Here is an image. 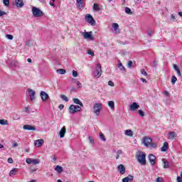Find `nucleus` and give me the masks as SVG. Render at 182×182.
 Wrapping results in <instances>:
<instances>
[{
  "instance_id": "obj_45",
  "label": "nucleus",
  "mask_w": 182,
  "mask_h": 182,
  "mask_svg": "<svg viewBox=\"0 0 182 182\" xmlns=\"http://www.w3.org/2000/svg\"><path fill=\"white\" fill-rule=\"evenodd\" d=\"M132 66H133V61L129 60L128 62L127 67L130 68H132Z\"/></svg>"
},
{
  "instance_id": "obj_33",
  "label": "nucleus",
  "mask_w": 182,
  "mask_h": 182,
  "mask_svg": "<svg viewBox=\"0 0 182 182\" xmlns=\"http://www.w3.org/2000/svg\"><path fill=\"white\" fill-rule=\"evenodd\" d=\"M60 98L62 99V100H64V102H69V99L65 95H61Z\"/></svg>"
},
{
  "instance_id": "obj_44",
  "label": "nucleus",
  "mask_w": 182,
  "mask_h": 182,
  "mask_svg": "<svg viewBox=\"0 0 182 182\" xmlns=\"http://www.w3.org/2000/svg\"><path fill=\"white\" fill-rule=\"evenodd\" d=\"M73 77H77V71L76 70H73Z\"/></svg>"
},
{
  "instance_id": "obj_23",
  "label": "nucleus",
  "mask_w": 182,
  "mask_h": 182,
  "mask_svg": "<svg viewBox=\"0 0 182 182\" xmlns=\"http://www.w3.org/2000/svg\"><path fill=\"white\" fill-rule=\"evenodd\" d=\"M168 150V143L164 142L163 146L161 148V151H167Z\"/></svg>"
},
{
  "instance_id": "obj_59",
  "label": "nucleus",
  "mask_w": 182,
  "mask_h": 182,
  "mask_svg": "<svg viewBox=\"0 0 182 182\" xmlns=\"http://www.w3.org/2000/svg\"><path fill=\"white\" fill-rule=\"evenodd\" d=\"M171 19H172L173 21H174L176 19V16L174 15H171Z\"/></svg>"
},
{
  "instance_id": "obj_31",
  "label": "nucleus",
  "mask_w": 182,
  "mask_h": 182,
  "mask_svg": "<svg viewBox=\"0 0 182 182\" xmlns=\"http://www.w3.org/2000/svg\"><path fill=\"white\" fill-rule=\"evenodd\" d=\"M93 11H100V8L99 7V4H94V5H93Z\"/></svg>"
},
{
  "instance_id": "obj_54",
  "label": "nucleus",
  "mask_w": 182,
  "mask_h": 182,
  "mask_svg": "<svg viewBox=\"0 0 182 182\" xmlns=\"http://www.w3.org/2000/svg\"><path fill=\"white\" fill-rule=\"evenodd\" d=\"M76 85H77V87H82V83H80V82L77 81L76 82Z\"/></svg>"
},
{
  "instance_id": "obj_34",
  "label": "nucleus",
  "mask_w": 182,
  "mask_h": 182,
  "mask_svg": "<svg viewBox=\"0 0 182 182\" xmlns=\"http://www.w3.org/2000/svg\"><path fill=\"white\" fill-rule=\"evenodd\" d=\"M112 28L114 31H117V29L119 28V24L117 23H112Z\"/></svg>"
},
{
  "instance_id": "obj_24",
  "label": "nucleus",
  "mask_w": 182,
  "mask_h": 182,
  "mask_svg": "<svg viewBox=\"0 0 182 182\" xmlns=\"http://www.w3.org/2000/svg\"><path fill=\"white\" fill-rule=\"evenodd\" d=\"M73 100L75 105H79V106H80V107H83V103H82V101H80V100H79L77 98H74Z\"/></svg>"
},
{
  "instance_id": "obj_17",
  "label": "nucleus",
  "mask_w": 182,
  "mask_h": 182,
  "mask_svg": "<svg viewBox=\"0 0 182 182\" xmlns=\"http://www.w3.org/2000/svg\"><path fill=\"white\" fill-rule=\"evenodd\" d=\"M23 129L24 130H36V127L32 126V125H29V124H26L23 127Z\"/></svg>"
},
{
  "instance_id": "obj_47",
  "label": "nucleus",
  "mask_w": 182,
  "mask_h": 182,
  "mask_svg": "<svg viewBox=\"0 0 182 182\" xmlns=\"http://www.w3.org/2000/svg\"><path fill=\"white\" fill-rule=\"evenodd\" d=\"M89 141H90V143H91L92 144L95 143V139H93L92 136H89Z\"/></svg>"
},
{
  "instance_id": "obj_56",
  "label": "nucleus",
  "mask_w": 182,
  "mask_h": 182,
  "mask_svg": "<svg viewBox=\"0 0 182 182\" xmlns=\"http://www.w3.org/2000/svg\"><path fill=\"white\" fill-rule=\"evenodd\" d=\"M164 95L165 96H167V97H169V96H170V95L168 94V91H164Z\"/></svg>"
},
{
  "instance_id": "obj_32",
  "label": "nucleus",
  "mask_w": 182,
  "mask_h": 182,
  "mask_svg": "<svg viewBox=\"0 0 182 182\" xmlns=\"http://www.w3.org/2000/svg\"><path fill=\"white\" fill-rule=\"evenodd\" d=\"M57 73H60V75H65V73H66V70H65V69H58V70H57Z\"/></svg>"
},
{
  "instance_id": "obj_13",
  "label": "nucleus",
  "mask_w": 182,
  "mask_h": 182,
  "mask_svg": "<svg viewBox=\"0 0 182 182\" xmlns=\"http://www.w3.org/2000/svg\"><path fill=\"white\" fill-rule=\"evenodd\" d=\"M117 170L120 174H124V173H126V168L123 164H119L117 167Z\"/></svg>"
},
{
  "instance_id": "obj_21",
  "label": "nucleus",
  "mask_w": 182,
  "mask_h": 182,
  "mask_svg": "<svg viewBox=\"0 0 182 182\" xmlns=\"http://www.w3.org/2000/svg\"><path fill=\"white\" fill-rule=\"evenodd\" d=\"M118 68L121 70V72L126 73V68H124V66H123V64L122 63L121 60H119Z\"/></svg>"
},
{
  "instance_id": "obj_48",
  "label": "nucleus",
  "mask_w": 182,
  "mask_h": 182,
  "mask_svg": "<svg viewBox=\"0 0 182 182\" xmlns=\"http://www.w3.org/2000/svg\"><path fill=\"white\" fill-rule=\"evenodd\" d=\"M88 55H90L91 56H95V53H93L92 50H88Z\"/></svg>"
},
{
  "instance_id": "obj_14",
  "label": "nucleus",
  "mask_w": 182,
  "mask_h": 182,
  "mask_svg": "<svg viewBox=\"0 0 182 182\" xmlns=\"http://www.w3.org/2000/svg\"><path fill=\"white\" fill-rule=\"evenodd\" d=\"M139 107H140V105H139L136 102H133L132 105H131L129 107V110H131V112H134V110H137Z\"/></svg>"
},
{
  "instance_id": "obj_1",
  "label": "nucleus",
  "mask_w": 182,
  "mask_h": 182,
  "mask_svg": "<svg viewBox=\"0 0 182 182\" xmlns=\"http://www.w3.org/2000/svg\"><path fill=\"white\" fill-rule=\"evenodd\" d=\"M136 160L138 163H139L142 166H146V154L140 152L138 155H136Z\"/></svg>"
},
{
  "instance_id": "obj_52",
  "label": "nucleus",
  "mask_w": 182,
  "mask_h": 182,
  "mask_svg": "<svg viewBox=\"0 0 182 182\" xmlns=\"http://www.w3.org/2000/svg\"><path fill=\"white\" fill-rule=\"evenodd\" d=\"M64 107H65V105L60 104L58 107V109H60V110H63Z\"/></svg>"
},
{
  "instance_id": "obj_57",
  "label": "nucleus",
  "mask_w": 182,
  "mask_h": 182,
  "mask_svg": "<svg viewBox=\"0 0 182 182\" xmlns=\"http://www.w3.org/2000/svg\"><path fill=\"white\" fill-rule=\"evenodd\" d=\"M122 153H123V151L121 149H119L117 151V154L120 155L122 154Z\"/></svg>"
},
{
  "instance_id": "obj_49",
  "label": "nucleus",
  "mask_w": 182,
  "mask_h": 182,
  "mask_svg": "<svg viewBox=\"0 0 182 182\" xmlns=\"http://www.w3.org/2000/svg\"><path fill=\"white\" fill-rule=\"evenodd\" d=\"M150 146L153 147V149H156V147H157V144H156V143L151 142Z\"/></svg>"
},
{
  "instance_id": "obj_16",
  "label": "nucleus",
  "mask_w": 182,
  "mask_h": 182,
  "mask_svg": "<svg viewBox=\"0 0 182 182\" xmlns=\"http://www.w3.org/2000/svg\"><path fill=\"white\" fill-rule=\"evenodd\" d=\"M66 134V127H63L59 132V135L60 139H63L65 137V134Z\"/></svg>"
},
{
  "instance_id": "obj_46",
  "label": "nucleus",
  "mask_w": 182,
  "mask_h": 182,
  "mask_svg": "<svg viewBox=\"0 0 182 182\" xmlns=\"http://www.w3.org/2000/svg\"><path fill=\"white\" fill-rule=\"evenodd\" d=\"M141 73L144 76H147V72H146V70H141Z\"/></svg>"
},
{
  "instance_id": "obj_29",
  "label": "nucleus",
  "mask_w": 182,
  "mask_h": 182,
  "mask_svg": "<svg viewBox=\"0 0 182 182\" xmlns=\"http://www.w3.org/2000/svg\"><path fill=\"white\" fill-rule=\"evenodd\" d=\"M108 106L113 110L114 109V101H109Z\"/></svg>"
},
{
  "instance_id": "obj_5",
  "label": "nucleus",
  "mask_w": 182,
  "mask_h": 182,
  "mask_svg": "<svg viewBox=\"0 0 182 182\" xmlns=\"http://www.w3.org/2000/svg\"><path fill=\"white\" fill-rule=\"evenodd\" d=\"M92 32H85V33H82V35L84 38V39H89L90 41H95V38L93 36H92Z\"/></svg>"
},
{
  "instance_id": "obj_42",
  "label": "nucleus",
  "mask_w": 182,
  "mask_h": 182,
  "mask_svg": "<svg viewBox=\"0 0 182 182\" xmlns=\"http://www.w3.org/2000/svg\"><path fill=\"white\" fill-rule=\"evenodd\" d=\"M154 33L153 32V31H151V30H148V31H147V35H148V36H153V34H154Z\"/></svg>"
},
{
  "instance_id": "obj_11",
  "label": "nucleus",
  "mask_w": 182,
  "mask_h": 182,
  "mask_svg": "<svg viewBox=\"0 0 182 182\" xmlns=\"http://www.w3.org/2000/svg\"><path fill=\"white\" fill-rule=\"evenodd\" d=\"M149 160L151 166H154V164H156V156H154V154H150L149 155Z\"/></svg>"
},
{
  "instance_id": "obj_64",
  "label": "nucleus",
  "mask_w": 182,
  "mask_h": 182,
  "mask_svg": "<svg viewBox=\"0 0 182 182\" xmlns=\"http://www.w3.org/2000/svg\"><path fill=\"white\" fill-rule=\"evenodd\" d=\"M178 15H180L181 16V18H182V12L181 11L178 12Z\"/></svg>"
},
{
  "instance_id": "obj_62",
  "label": "nucleus",
  "mask_w": 182,
  "mask_h": 182,
  "mask_svg": "<svg viewBox=\"0 0 182 182\" xmlns=\"http://www.w3.org/2000/svg\"><path fill=\"white\" fill-rule=\"evenodd\" d=\"M35 171H36V168H31V173H35Z\"/></svg>"
},
{
  "instance_id": "obj_10",
  "label": "nucleus",
  "mask_w": 182,
  "mask_h": 182,
  "mask_svg": "<svg viewBox=\"0 0 182 182\" xmlns=\"http://www.w3.org/2000/svg\"><path fill=\"white\" fill-rule=\"evenodd\" d=\"M28 92L29 93L30 100H31V102H33V100H35V95H36L35 90L31 88H28Z\"/></svg>"
},
{
  "instance_id": "obj_35",
  "label": "nucleus",
  "mask_w": 182,
  "mask_h": 182,
  "mask_svg": "<svg viewBox=\"0 0 182 182\" xmlns=\"http://www.w3.org/2000/svg\"><path fill=\"white\" fill-rule=\"evenodd\" d=\"M100 138L101 139V140H102V141H106V137L105 136V134H103V133H100Z\"/></svg>"
},
{
  "instance_id": "obj_6",
  "label": "nucleus",
  "mask_w": 182,
  "mask_h": 182,
  "mask_svg": "<svg viewBox=\"0 0 182 182\" xmlns=\"http://www.w3.org/2000/svg\"><path fill=\"white\" fill-rule=\"evenodd\" d=\"M97 69L95 72V76L96 77H100L102 76V65L100 64H97Z\"/></svg>"
},
{
  "instance_id": "obj_39",
  "label": "nucleus",
  "mask_w": 182,
  "mask_h": 182,
  "mask_svg": "<svg viewBox=\"0 0 182 182\" xmlns=\"http://www.w3.org/2000/svg\"><path fill=\"white\" fill-rule=\"evenodd\" d=\"M6 38H7V39H9V41H12V39H14V36L11 34H6Z\"/></svg>"
},
{
  "instance_id": "obj_55",
  "label": "nucleus",
  "mask_w": 182,
  "mask_h": 182,
  "mask_svg": "<svg viewBox=\"0 0 182 182\" xmlns=\"http://www.w3.org/2000/svg\"><path fill=\"white\" fill-rule=\"evenodd\" d=\"M173 69L176 71L178 70V66H177V65L173 64Z\"/></svg>"
},
{
  "instance_id": "obj_61",
  "label": "nucleus",
  "mask_w": 182,
  "mask_h": 182,
  "mask_svg": "<svg viewBox=\"0 0 182 182\" xmlns=\"http://www.w3.org/2000/svg\"><path fill=\"white\" fill-rule=\"evenodd\" d=\"M27 62H28V63H32V59L28 58Z\"/></svg>"
},
{
  "instance_id": "obj_50",
  "label": "nucleus",
  "mask_w": 182,
  "mask_h": 182,
  "mask_svg": "<svg viewBox=\"0 0 182 182\" xmlns=\"http://www.w3.org/2000/svg\"><path fill=\"white\" fill-rule=\"evenodd\" d=\"M8 163H9L10 164H12L14 163V159H12V158H9L7 160Z\"/></svg>"
},
{
  "instance_id": "obj_19",
  "label": "nucleus",
  "mask_w": 182,
  "mask_h": 182,
  "mask_svg": "<svg viewBox=\"0 0 182 182\" xmlns=\"http://www.w3.org/2000/svg\"><path fill=\"white\" fill-rule=\"evenodd\" d=\"M43 143H44L43 139H41L36 140L34 142V144L35 146H36V147H41V146H42Z\"/></svg>"
},
{
  "instance_id": "obj_53",
  "label": "nucleus",
  "mask_w": 182,
  "mask_h": 182,
  "mask_svg": "<svg viewBox=\"0 0 182 182\" xmlns=\"http://www.w3.org/2000/svg\"><path fill=\"white\" fill-rule=\"evenodd\" d=\"M4 15H6V12L0 11V16H4Z\"/></svg>"
},
{
  "instance_id": "obj_2",
  "label": "nucleus",
  "mask_w": 182,
  "mask_h": 182,
  "mask_svg": "<svg viewBox=\"0 0 182 182\" xmlns=\"http://www.w3.org/2000/svg\"><path fill=\"white\" fill-rule=\"evenodd\" d=\"M102 109L103 107H102V104L100 103H95L92 107L93 112L96 116H99V114H100V112H102Z\"/></svg>"
},
{
  "instance_id": "obj_60",
  "label": "nucleus",
  "mask_w": 182,
  "mask_h": 182,
  "mask_svg": "<svg viewBox=\"0 0 182 182\" xmlns=\"http://www.w3.org/2000/svg\"><path fill=\"white\" fill-rule=\"evenodd\" d=\"M12 147H18V143L15 142L13 145Z\"/></svg>"
},
{
  "instance_id": "obj_3",
  "label": "nucleus",
  "mask_w": 182,
  "mask_h": 182,
  "mask_svg": "<svg viewBox=\"0 0 182 182\" xmlns=\"http://www.w3.org/2000/svg\"><path fill=\"white\" fill-rule=\"evenodd\" d=\"M32 12L33 16H35L36 18H41V16H43V12L37 7H33Z\"/></svg>"
},
{
  "instance_id": "obj_63",
  "label": "nucleus",
  "mask_w": 182,
  "mask_h": 182,
  "mask_svg": "<svg viewBox=\"0 0 182 182\" xmlns=\"http://www.w3.org/2000/svg\"><path fill=\"white\" fill-rule=\"evenodd\" d=\"M141 82H147V81L146 80V79H144V78H141Z\"/></svg>"
},
{
  "instance_id": "obj_8",
  "label": "nucleus",
  "mask_w": 182,
  "mask_h": 182,
  "mask_svg": "<svg viewBox=\"0 0 182 182\" xmlns=\"http://www.w3.org/2000/svg\"><path fill=\"white\" fill-rule=\"evenodd\" d=\"M40 161H41L37 159H32L31 158H27L26 159V162L27 163V164H39Z\"/></svg>"
},
{
  "instance_id": "obj_58",
  "label": "nucleus",
  "mask_w": 182,
  "mask_h": 182,
  "mask_svg": "<svg viewBox=\"0 0 182 182\" xmlns=\"http://www.w3.org/2000/svg\"><path fill=\"white\" fill-rule=\"evenodd\" d=\"M25 112L26 113H29V108H28V107H25Z\"/></svg>"
},
{
  "instance_id": "obj_7",
  "label": "nucleus",
  "mask_w": 182,
  "mask_h": 182,
  "mask_svg": "<svg viewBox=\"0 0 182 182\" xmlns=\"http://www.w3.org/2000/svg\"><path fill=\"white\" fill-rule=\"evenodd\" d=\"M142 141H143L144 146H146V147H149V146H150L151 141H153V139L151 137L145 136L143 138Z\"/></svg>"
},
{
  "instance_id": "obj_12",
  "label": "nucleus",
  "mask_w": 182,
  "mask_h": 182,
  "mask_svg": "<svg viewBox=\"0 0 182 182\" xmlns=\"http://www.w3.org/2000/svg\"><path fill=\"white\" fill-rule=\"evenodd\" d=\"M77 6L79 9H83L85 8V0H75Z\"/></svg>"
},
{
  "instance_id": "obj_30",
  "label": "nucleus",
  "mask_w": 182,
  "mask_h": 182,
  "mask_svg": "<svg viewBox=\"0 0 182 182\" xmlns=\"http://www.w3.org/2000/svg\"><path fill=\"white\" fill-rule=\"evenodd\" d=\"M0 124H1L2 126L8 125V120H6V119H0Z\"/></svg>"
},
{
  "instance_id": "obj_15",
  "label": "nucleus",
  "mask_w": 182,
  "mask_h": 182,
  "mask_svg": "<svg viewBox=\"0 0 182 182\" xmlns=\"http://www.w3.org/2000/svg\"><path fill=\"white\" fill-rule=\"evenodd\" d=\"M133 180H134V176H133L132 174H129L122 179V182L133 181Z\"/></svg>"
},
{
  "instance_id": "obj_37",
  "label": "nucleus",
  "mask_w": 182,
  "mask_h": 182,
  "mask_svg": "<svg viewBox=\"0 0 182 182\" xmlns=\"http://www.w3.org/2000/svg\"><path fill=\"white\" fill-rule=\"evenodd\" d=\"M176 181L177 182H182V172H181L180 176H177Z\"/></svg>"
},
{
  "instance_id": "obj_26",
  "label": "nucleus",
  "mask_w": 182,
  "mask_h": 182,
  "mask_svg": "<svg viewBox=\"0 0 182 182\" xmlns=\"http://www.w3.org/2000/svg\"><path fill=\"white\" fill-rule=\"evenodd\" d=\"M18 168H14L12 170L10 171L9 176H15L16 173H18Z\"/></svg>"
},
{
  "instance_id": "obj_28",
  "label": "nucleus",
  "mask_w": 182,
  "mask_h": 182,
  "mask_svg": "<svg viewBox=\"0 0 182 182\" xmlns=\"http://www.w3.org/2000/svg\"><path fill=\"white\" fill-rule=\"evenodd\" d=\"M125 134H126V136H129L130 137H132L133 131H132L131 129L125 130Z\"/></svg>"
},
{
  "instance_id": "obj_40",
  "label": "nucleus",
  "mask_w": 182,
  "mask_h": 182,
  "mask_svg": "<svg viewBox=\"0 0 182 182\" xmlns=\"http://www.w3.org/2000/svg\"><path fill=\"white\" fill-rule=\"evenodd\" d=\"M3 4L5 6H9V0H3Z\"/></svg>"
},
{
  "instance_id": "obj_18",
  "label": "nucleus",
  "mask_w": 182,
  "mask_h": 182,
  "mask_svg": "<svg viewBox=\"0 0 182 182\" xmlns=\"http://www.w3.org/2000/svg\"><path fill=\"white\" fill-rule=\"evenodd\" d=\"M69 112L71 114H75V113H77V111H76V107L74 105L70 106Z\"/></svg>"
},
{
  "instance_id": "obj_43",
  "label": "nucleus",
  "mask_w": 182,
  "mask_h": 182,
  "mask_svg": "<svg viewBox=\"0 0 182 182\" xmlns=\"http://www.w3.org/2000/svg\"><path fill=\"white\" fill-rule=\"evenodd\" d=\"M75 110L77 112H80L82 110V108L79 105H75Z\"/></svg>"
},
{
  "instance_id": "obj_20",
  "label": "nucleus",
  "mask_w": 182,
  "mask_h": 182,
  "mask_svg": "<svg viewBox=\"0 0 182 182\" xmlns=\"http://www.w3.org/2000/svg\"><path fill=\"white\" fill-rule=\"evenodd\" d=\"M168 139L169 140H173L174 137H177V134H176L174 132H170L168 133Z\"/></svg>"
},
{
  "instance_id": "obj_4",
  "label": "nucleus",
  "mask_w": 182,
  "mask_h": 182,
  "mask_svg": "<svg viewBox=\"0 0 182 182\" xmlns=\"http://www.w3.org/2000/svg\"><path fill=\"white\" fill-rule=\"evenodd\" d=\"M85 21L87 22V23H90L92 26H96V21H95V18H93V16L90 14H86L85 15Z\"/></svg>"
},
{
  "instance_id": "obj_38",
  "label": "nucleus",
  "mask_w": 182,
  "mask_h": 182,
  "mask_svg": "<svg viewBox=\"0 0 182 182\" xmlns=\"http://www.w3.org/2000/svg\"><path fill=\"white\" fill-rule=\"evenodd\" d=\"M125 12H126V14H128V15H130V14H132V9H130V8H129V7H126Z\"/></svg>"
},
{
  "instance_id": "obj_27",
  "label": "nucleus",
  "mask_w": 182,
  "mask_h": 182,
  "mask_svg": "<svg viewBox=\"0 0 182 182\" xmlns=\"http://www.w3.org/2000/svg\"><path fill=\"white\" fill-rule=\"evenodd\" d=\"M55 171H57L58 173H60L63 171V168H62V166L58 165L55 168Z\"/></svg>"
},
{
  "instance_id": "obj_25",
  "label": "nucleus",
  "mask_w": 182,
  "mask_h": 182,
  "mask_svg": "<svg viewBox=\"0 0 182 182\" xmlns=\"http://www.w3.org/2000/svg\"><path fill=\"white\" fill-rule=\"evenodd\" d=\"M162 161L164 163V168H168L170 167V164L167 160L163 159Z\"/></svg>"
},
{
  "instance_id": "obj_9",
  "label": "nucleus",
  "mask_w": 182,
  "mask_h": 182,
  "mask_svg": "<svg viewBox=\"0 0 182 182\" xmlns=\"http://www.w3.org/2000/svg\"><path fill=\"white\" fill-rule=\"evenodd\" d=\"M40 96L43 102H46V100H49V95H48L45 91H41Z\"/></svg>"
},
{
  "instance_id": "obj_36",
  "label": "nucleus",
  "mask_w": 182,
  "mask_h": 182,
  "mask_svg": "<svg viewBox=\"0 0 182 182\" xmlns=\"http://www.w3.org/2000/svg\"><path fill=\"white\" fill-rule=\"evenodd\" d=\"M176 82H177V77H176V76L173 75L172 76V78H171L172 85H175Z\"/></svg>"
},
{
  "instance_id": "obj_22",
  "label": "nucleus",
  "mask_w": 182,
  "mask_h": 182,
  "mask_svg": "<svg viewBox=\"0 0 182 182\" xmlns=\"http://www.w3.org/2000/svg\"><path fill=\"white\" fill-rule=\"evenodd\" d=\"M15 4L17 8H22L23 6V0H15Z\"/></svg>"
},
{
  "instance_id": "obj_41",
  "label": "nucleus",
  "mask_w": 182,
  "mask_h": 182,
  "mask_svg": "<svg viewBox=\"0 0 182 182\" xmlns=\"http://www.w3.org/2000/svg\"><path fill=\"white\" fill-rule=\"evenodd\" d=\"M139 116H141V117H144V112H143V110L139 109Z\"/></svg>"
},
{
  "instance_id": "obj_51",
  "label": "nucleus",
  "mask_w": 182,
  "mask_h": 182,
  "mask_svg": "<svg viewBox=\"0 0 182 182\" xmlns=\"http://www.w3.org/2000/svg\"><path fill=\"white\" fill-rule=\"evenodd\" d=\"M108 85H109V86L113 87V86H114V82H113V81H112V80H109L108 82Z\"/></svg>"
}]
</instances>
